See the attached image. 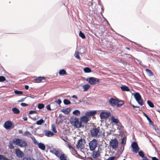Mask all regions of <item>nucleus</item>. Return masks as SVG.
<instances>
[{"instance_id":"1","label":"nucleus","mask_w":160,"mask_h":160,"mask_svg":"<svg viewBox=\"0 0 160 160\" xmlns=\"http://www.w3.org/2000/svg\"><path fill=\"white\" fill-rule=\"evenodd\" d=\"M91 135L92 137H101L104 135V132L100 131V128L98 127L97 128H93L91 131Z\"/></svg>"},{"instance_id":"2","label":"nucleus","mask_w":160,"mask_h":160,"mask_svg":"<svg viewBox=\"0 0 160 160\" xmlns=\"http://www.w3.org/2000/svg\"><path fill=\"white\" fill-rule=\"evenodd\" d=\"M71 123L77 128H81L82 127V123L79 121L78 118L76 117H71L70 119Z\"/></svg>"},{"instance_id":"3","label":"nucleus","mask_w":160,"mask_h":160,"mask_svg":"<svg viewBox=\"0 0 160 160\" xmlns=\"http://www.w3.org/2000/svg\"><path fill=\"white\" fill-rule=\"evenodd\" d=\"M13 143L14 144L18 145L21 147H25L27 145V143L25 140L18 138L14 139L13 140Z\"/></svg>"},{"instance_id":"4","label":"nucleus","mask_w":160,"mask_h":160,"mask_svg":"<svg viewBox=\"0 0 160 160\" xmlns=\"http://www.w3.org/2000/svg\"><path fill=\"white\" fill-rule=\"evenodd\" d=\"M86 81L91 85H94L98 82L100 81V79L93 77H90L87 78L86 79Z\"/></svg>"},{"instance_id":"5","label":"nucleus","mask_w":160,"mask_h":160,"mask_svg":"<svg viewBox=\"0 0 160 160\" xmlns=\"http://www.w3.org/2000/svg\"><path fill=\"white\" fill-rule=\"evenodd\" d=\"M90 150L93 151L97 146V141L96 139H93L91 141L89 144Z\"/></svg>"},{"instance_id":"6","label":"nucleus","mask_w":160,"mask_h":160,"mask_svg":"<svg viewBox=\"0 0 160 160\" xmlns=\"http://www.w3.org/2000/svg\"><path fill=\"white\" fill-rule=\"evenodd\" d=\"M118 142L116 138L111 139L109 142V146L113 149L116 148L118 146Z\"/></svg>"},{"instance_id":"7","label":"nucleus","mask_w":160,"mask_h":160,"mask_svg":"<svg viewBox=\"0 0 160 160\" xmlns=\"http://www.w3.org/2000/svg\"><path fill=\"white\" fill-rule=\"evenodd\" d=\"M86 143L85 140L82 138L78 140L76 147L77 148H80L83 149L84 147L85 144Z\"/></svg>"},{"instance_id":"8","label":"nucleus","mask_w":160,"mask_h":160,"mask_svg":"<svg viewBox=\"0 0 160 160\" xmlns=\"http://www.w3.org/2000/svg\"><path fill=\"white\" fill-rule=\"evenodd\" d=\"M4 127L6 129H9L14 128V124L11 121H8L5 122L4 124Z\"/></svg>"},{"instance_id":"9","label":"nucleus","mask_w":160,"mask_h":160,"mask_svg":"<svg viewBox=\"0 0 160 160\" xmlns=\"http://www.w3.org/2000/svg\"><path fill=\"white\" fill-rule=\"evenodd\" d=\"M111 115L110 112L105 111L102 112L100 114V117L101 119H106L108 118Z\"/></svg>"},{"instance_id":"10","label":"nucleus","mask_w":160,"mask_h":160,"mask_svg":"<svg viewBox=\"0 0 160 160\" xmlns=\"http://www.w3.org/2000/svg\"><path fill=\"white\" fill-rule=\"evenodd\" d=\"M131 147L133 149V151L137 153L139 151V148L137 143L135 141L132 142Z\"/></svg>"},{"instance_id":"11","label":"nucleus","mask_w":160,"mask_h":160,"mask_svg":"<svg viewBox=\"0 0 160 160\" xmlns=\"http://www.w3.org/2000/svg\"><path fill=\"white\" fill-rule=\"evenodd\" d=\"M15 153L17 156L18 158H22L24 155L23 152L19 148L16 149Z\"/></svg>"},{"instance_id":"12","label":"nucleus","mask_w":160,"mask_h":160,"mask_svg":"<svg viewBox=\"0 0 160 160\" xmlns=\"http://www.w3.org/2000/svg\"><path fill=\"white\" fill-rule=\"evenodd\" d=\"M117 100L113 98H111L109 100V103L113 107H114L117 105Z\"/></svg>"},{"instance_id":"13","label":"nucleus","mask_w":160,"mask_h":160,"mask_svg":"<svg viewBox=\"0 0 160 160\" xmlns=\"http://www.w3.org/2000/svg\"><path fill=\"white\" fill-rule=\"evenodd\" d=\"M80 120L81 121V122H82L84 124H86L89 120V118L85 115L84 116H82Z\"/></svg>"},{"instance_id":"14","label":"nucleus","mask_w":160,"mask_h":160,"mask_svg":"<svg viewBox=\"0 0 160 160\" xmlns=\"http://www.w3.org/2000/svg\"><path fill=\"white\" fill-rule=\"evenodd\" d=\"M97 113V111L93 110L87 112L85 113V115L87 117L92 116L95 114Z\"/></svg>"},{"instance_id":"15","label":"nucleus","mask_w":160,"mask_h":160,"mask_svg":"<svg viewBox=\"0 0 160 160\" xmlns=\"http://www.w3.org/2000/svg\"><path fill=\"white\" fill-rule=\"evenodd\" d=\"M45 77H38L34 79V80L36 82L39 83L41 82H44Z\"/></svg>"},{"instance_id":"16","label":"nucleus","mask_w":160,"mask_h":160,"mask_svg":"<svg viewBox=\"0 0 160 160\" xmlns=\"http://www.w3.org/2000/svg\"><path fill=\"white\" fill-rule=\"evenodd\" d=\"M45 135L48 137H52L54 135L53 132L50 131H45Z\"/></svg>"},{"instance_id":"17","label":"nucleus","mask_w":160,"mask_h":160,"mask_svg":"<svg viewBox=\"0 0 160 160\" xmlns=\"http://www.w3.org/2000/svg\"><path fill=\"white\" fill-rule=\"evenodd\" d=\"M38 146L39 148L42 150H44L45 149V146L44 144L42 142L38 143Z\"/></svg>"},{"instance_id":"18","label":"nucleus","mask_w":160,"mask_h":160,"mask_svg":"<svg viewBox=\"0 0 160 160\" xmlns=\"http://www.w3.org/2000/svg\"><path fill=\"white\" fill-rule=\"evenodd\" d=\"M61 111L65 114H68L70 111V108H67L65 109H62Z\"/></svg>"},{"instance_id":"19","label":"nucleus","mask_w":160,"mask_h":160,"mask_svg":"<svg viewBox=\"0 0 160 160\" xmlns=\"http://www.w3.org/2000/svg\"><path fill=\"white\" fill-rule=\"evenodd\" d=\"M100 156L99 152L98 151H93V152L92 156L94 158H98Z\"/></svg>"},{"instance_id":"20","label":"nucleus","mask_w":160,"mask_h":160,"mask_svg":"<svg viewBox=\"0 0 160 160\" xmlns=\"http://www.w3.org/2000/svg\"><path fill=\"white\" fill-rule=\"evenodd\" d=\"M134 97L136 100H138V99H140L141 97L139 92H136L134 95Z\"/></svg>"},{"instance_id":"21","label":"nucleus","mask_w":160,"mask_h":160,"mask_svg":"<svg viewBox=\"0 0 160 160\" xmlns=\"http://www.w3.org/2000/svg\"><path fill=\"white\" fill-rule=\"evenodd\" d=\"M121 88L122 91H129L130 90L128 87L126 85L121 86Z\"/></svg>"},{"instance_id":"22","label":"nucleus","mask_w":160,"mask_h":160,"mask_svg":"<svg viewBox=\"0 0 160 160\" xmlns=\"http://www.w3.org/2000/svg\"><path fill=\"white\" fill-rule=\"evenodd\" d=\"M143 114L144 116L147 118V119L148 121L150 124L151 125H152L153 124V122L151 121V119L145 113H143Z\"/></svg>"},{"instance_id":"23","label":"nucleus","mask_w":160,"mask_h":160,"mask_svg":"<svg viewBox=\"0 0 160 160\" xmlns=\"http://www.w3.org/2000/svg\"><path fill=\"white\" fill-rule=\"evenodd\" d=\"M12 110L13 112L16 114H18L20 113L19 110L17 108L14 107L12 109Z\"/></svg>"},{"instance_id":"24","label":"nucleus","mask_w":160,"mask_h":160,"mask_svg":"<svg viewBox=\"0 0 160 160\" xmlns=\"http://www.w3.org/2000/svg\"><path fill=\"white\" fill-rule=\"evenodd\" d=\"M90 86L88 84H85L83 86L84 91H87L88 89L90 88Z\"/></svg>"},{"instance_id":"25","label":"nucleus","mask_w":160,"mask_h":160,"mask_svg":"<svg viewBox=\"0 0 160 160\" xmlns=\"http://www.w3.org/2000/svg\"><path fill=\"white\" fill-rule=\"evenodd\" d=\"M111 120L112 122L115 123H118L119 122L117 118H115L114 116H112L111 117Z\"/></svg>"},{"instance_id":"26","label":"nucleus","mask_w":160,"mask_h":160,"mask_svg":"<svg viewBox=\"0 0 160 160\" xmlns=\"http://www.w3.org/2000/svg\"><path fill=\"white\" fill-rule=\"evenodd\" d=\"M124 103V102L122 101H119L118 100H117V102L116 105L117 107H119L122 105Z\"/></svg>"},{"instance_id":"27","label":"nucleus","mask_w":160,"mask_h":160,"mask_svg":"<svg viewBox=\"0 0 160 160\" xmlns=\"http://www.w3.org/2000/svg\"><path fill=\"white\" fill-rule=\"evenodd\" d=\"M124 148V145L122 144L121 146H120V149L118 151L119 153L121 154L122 153Z\"/></svg>"},{"instance_id":"28","label":"nucleus","mask_w":160,"mask_h":160,"mask_svg":"<svg viewBox=\"0 0 160 160\" xmlns=\"http://www.w3.org/2000/svg\"><path fill=\"white\" fill-rule=\"evenodd\" d=\"M84 71L86 73H89L92 72L91 69L89 67H86L83 69Z\"/></svg>"},{"instance_id":"29","label":"nucleus","mask_w":160,"mask_h":160,"mask_svg":"<svg viewBox=\"0 0 160 160\" xmlns=\"http://www.w3.org/2000/svg\"><path fill=\"white\" fill-rule=\"evenodd\" d=\"M74 56L77 58L79 60L81 58L79 56V52L76 51L74 54Z\"/></svg>"},{"instance_id":"30","label":"nucleus","mask_w":160,"mask_h":160,"mask_svg":"<svg viewBox=\"0 0 160 160\" xmlns=\"http://www.w3.org/2000/svg\"><path fill=\"white\" fill-rule=\"evenodd\" d=\"M138 103L141 106H142L143 104V100L142 98L140 99H138L136 100Z\"/></svg>"},{"instance_id":"31","label":"nucleus","mask_w":160,"mask_h":160,"mask_svg":"<svg viewBox=\"0 0 160 160\" xmlns=\"http://www.w3.org/2000/svg\"><path fill=\"white\" fill-rule=\"evenodd\" d=\"M59 74L60 75H63L66 74V72L64 69L60 70L59 71Z\"/></svg>"},{"instance_id":"32","label":"nucleus","mask_w":160,"mask_h":160,"mask_svg":"<svg viewBox=\"0 0 160 160\" xmlns=\"http://www.w3.org/2000/svg\"><path fill=\"white\" fill-rule=\"evenodd\" d=\"M44 121L42 119L38 121L36 123V124L38 125H41L44 122Z\"/></svg>"},{"instance_id":"33","label":"nucleus","mask_w":160,"mask_h":160,"mask_svg":"<svg viewBox=\"0 0 160 160\" xmlns=\"http://www.w3.org/2000/svg\"><path fill=\"white\" fill-rule=\"evenodd\" d=\"M63 103L65 105H68L71 104V102L67 99H64L63 101Z\"/></svg>"},{"instance_id":"34","label":"nucleus","mask_w":160,"mask_h":160,"mask_svg":"<svg viewBox=\"0 0 160 160\" xmlns=\"http://www.w3.org/2000/svg\"><path fill=\"white\" fill-rule=\"evenodd\" d=\"M72 113L74 115L76 116H79L80 114V111L78 110H75Z\"/></svg>"},{"instance_id":"35","label":"nucleus","mask_w":160,"mask_h":160,"mask_svg":"<svg viewBox=\"0 0 160 160\" xmlns=\"http://www.w3.org/2000/svg\"><path fill=\"white\" fill-rule=\"evenodd\" d=\"M146 71L147 73L148 74V75L150 76H152L153 75V73L149 69H147L146 70Z\"/></svg>"},{"instance_id":"36","label":"nucleus","mask_w":160,"mask_h":160,"mask_svg":"<svg viewBox=\"0 0 160 160\" xmlns=\"http://www.w3.org/2000/svg\"><path fill=\"white\" fill-rule=\"evenodd\" d=\"M23 135H24L25 136H26L28 137H30V138L31 137H32L31 136V135H32L29 132L27 131L25 132L24 133Z\"/></svg>"},{"instance_id":"37","label":"nucleus","mask_w":160,"mask_h":160,"mask_svg":"<svg viewBox=\"0 0 160 160\" xmlns=\"http://www.w3.org/2000/svg\"><path fill=\"white\" fill-rule=\"evenodd\" d=\"M79 36L82 39H84L86 37L83 33L81 31H80L79 34Z\"/></svg>"},{"instance_id":"38","label":"nucleus","mask_w":160,"mask_h":160,"mask_svg":"<svg viewBox=\"0 0 160 160\" xmlns=\"http://www.w3.org/2000/svg\"><path fill=\"white\" fill-rule=\"evenodd\" d=\"M14 92L15 94L18 95H22L23 93L22 91L18 90H15Z\"/></svg>"},{"instance_id":"39","label":"nucleus","mask_w":160,"mask_h":160,"mask_svg":"<svg viewBox=\"0 0 160 160\" xmlns=\"http://www.w3.org/2000/svg\"><path fill=\"white\" fill-rule=\"evenodd\" d=\"M61 160H67L66 157L65 156L64 154H62L60 157Z\"/></svg>"},{"instance_id":"40","label":"nucleus","mask_w":160,"mask_h":160,"mask_svg":"<svg viewBox=\"0 0 160 160\" xmlns=\"http://www.w3.org/2000/svg\"><path fill=\"white\" fill-rule=\"evenodd\" d=\"M126 137L124 136L122 139L121 143L122 144L125 145L126 143Z\"/></svg>"},{"instance_id":"41","label":"nucleus","mask_w":160,"mask_h":160,"mask_svg":"<svg viewBox=\"0 0 160 160\" xmlns=\"http://www.w3.org/2000/svg\"><path fill=\"white\" fill-rule=\"evenodd\" d=\"M44 107V105L43 103H38V109H42Z\"/></svg>"},{"instance_id":"42","label":"nucleus","mask_w":160,"mask_h":160,"mask_svg":"<svg viewBox=\"0 0 160 160\" xmlns=\"http://www.w3.org/2000/svg\"><path fill=\"white\" fill-rule=\"evenodd\" d=\"M147 103L149 106L151 108H153L154 105L150 101L148 100L147 101Z\"/></svg>"},{"instance_id":"43","label":"nucleus","mask_w":160,"mask_h":160,"mask_svg":"<svg viewBox=\"0 0 160 160\" xmlns=\"http://www.w3.org/2000/svg\"><path fill=\"white\" fill-rule=\"evenodd\" d=\"M138 152L139 155L141 157L144 158L145 157L144 156V153L141 150L139 152L138 151Z\"/></svg>"},{"instance_id":"44","label":"nucleus","mask_w":160,"mask_h":160,"mask_svg":"<svg viewBox=\"0 0 160 160\" xmlns=\"http://www.w3.org/2000/svg\"><path fill=\"white\" fill-rule=\"evenodd\" d=\"M31 138L32 139V140L33 143L35 144H38V143H39L36 140L35 138L34 137H31Z\"/></svg>"},{"instance_id":"45","label":"nucleus","mask_w":160,"mask_h":160,"mask_svg":"<svg viewBox=\"0 0 160 160\" xmlns=\"http://www.w3.org/2000/svg\"><path fill=\"white\" fill-rule=\"evenodd\" d=\"M8 148L10 149H13L14 148V147L13 146L12 142L10 141L9 142V144L8 145Z\"/></svg>"},{"instance_id":"46","label":"nucleus","mask_w":160,"mask_h":160,"mask_svg":"<svg viewBox=\"0 0 160 160\" xmlns=\"http://www.w3.org/2000/svg\"><path fill=\"white\" fill-rule=\"evenodd\" d=\"M52 130L55 133H57V130H56V127H55V125H54V124L52 125Z\"/></svg>"},{"instance_id":"47","label":"nucleus","mask_w":160,"mask_h":160,"mask_svg":"<svg viewBox=\"0 0 160 160\" xmlns=\"http://www.w3.org/2000/svg\"><path fill=\"white\" fill-rule=\"evenodd\" d=\"M6 80L5 77L3 76H0V82H3Z\"/></svg>"},{"instance_id":"48","label":"nucleus","mask_w":160,"mask_h":160,"mask_svg":"<svg viewBox=\"0 0 160 160\" xmlns=\"http://www.w3.org/2000/svg\"><path fill=\"white\" fill-rule=\"evenodd\" d=\"M6 157H5L3 155L0 154V160H5Z\"/></svg>"},{"instance_id":"49","label":"nucleus","mask_w":160,"mask_h":160,"mask_svg":"<svg viewBox=\"0 0 160 160\" xmlns=\"http://www.w3.org/2000/svg\"><path fill=\"white\" fill-rule=\"evenodd\" d=\"M125 55H126V58H131L132 56L131 54H125Z\"/></svg>"},{"instance_id":"50","label":"nucleus","mask_w":160,"mask_h":160,"mask_svg":"<svg viewBox=\"0 0 160 160\" xmlns=\"http://www.w3.org/2000/svg\"><path fill=\"white\" fill-rule=\"evenodd\" d=\"M37 112L35 111H32L31 110L29 111V113L30 114H34V113H36Z\"/></svg>"},{"instance_id":"51","label":"nucleus","mask_w":160,"mask_h":160,"mask_svg":"<svg viewBox=\"0 0 160 160\" xmlns=\"http://www.w3.org/2000/svg\"><path fill=\"white\" fill-rule=\"evenodd\" d=\"M21 105L23 107H26L28 106V104L25 103H21Z\"/></svg>"},{"instance_id":"52","label":"nucleus","mask_w":160,"mask_h":160,"mask_svg":"<svg viewBox=\"0 0 160 160\" xmlns=\"http://www.w3.org/2000/svg\"><path fill=\"white\" fill-rule=\"evenodd\" d=\"M46 108L48 110L50 111L52 110L51 108L50 105H47L46 107Z\"/></svg>"},{"instance_id":"53","label":"nucleus","mask_w":160,"mask_h":160,"mask_svg":"<svg viewBox=\"0 0 160 160\" xmlns=\"http://www.w3.org/2000/svg\"><path fill=\"white\" fill-rule=\"evenodd\" d=\"M71 150L74 153L78 154L77 151L73 148H72Z\"/></svg>"},{"instance_id":"54","label":"nucleus","mask_w":160,"mask_h":160,"mask_svg":"<svg viewBox=\"0 0 160 160\" xmlns=\"http://www.w3.org/2000/svg\"><path fill=\"white\" fill-rule=\"evenodd\" d=\"M56 102L58 104H60L62 102V101L60 99H58L56 101Z\"/></svg>"},{"instance_id":"55","label":"nucleus","mask_w":160,"mask_h":160,"mask_svg":"<svg viewBox=\"0 0 160 160\" xmlns=\"http://www.w3.org/2000/svg\"><path fill=\"white\" fill-rule=\"evenodd\" d=\"M26 98H21L20 100H18V102H23L25 99Z\"/></svg>"},{"instance_id":"56","label":"nucleus","mask_w":160,"mask_h":160,"mask_svg":"<svg viewBox=\"0 0 160 160\" xmlns=\"http://www.w3.org/2000/svg\"><path fill=\"white\" fill-rule=\"evenodd\" d=\"M67 147H68L69 149H72V147H71V146H70V144H69V143H68V144H67Z\"/></svg>"},{"instance_id":"57","label":"nucleus","mask_w":160,"mask_h":160,"mask_svg":"<svg viewBox=\"0 0 160 160\" xmlns=\"http://www.w3.org/2000/svg\"><path fill=\"white\" fill-rule=\"evenodd\" d=\"M152 160H159L156 157H152Z\"/></svg>"},{"instance_id":"58","label":"nucleus","mask_w":160,"mask_h":160,"mask_svg":"<svg viewBox=\"0 0 160 160\" xmlns=\"http://www.w3.org/2000/svg\"><path fill=\"white\" fill-rule=\"evenodd\" d=\"M27 160H36L35 159L33 158H28L26 159Z\"/></svg>"},{"instance_id":"59","label":"nucleus","mask_w":160,"mask_h":160,"mask_svg":"<svg viewBox=\"0 0 160 160\" xmlns=\"http://www.w3.org/2000/svg\"><path fill=\"white\" fill-rule=\"evenodd\" d=\"M55 152L53 154H54L56 155L57 156V155L58 154V151L56 150H54Z\"/></svg>"},{"instance_id":"60","label":"nucleus","mask_w":160,"mask_h":160,"mask_svg":"<svg viewBox=\"0 0 160 160\" xmlns=\"http://www.w3.org/2000/svg\"><path fill=\"white\" fill-rule=\"evenodd\" d=\"M29 86L28 85H26L25 86V88L26 90H28L29 88Z\"/></svg>"},{"instance_id":"61","label":"nucleus","mask_w":160,"mask_h":160,"mask_svg":"<svg viewBox=\"0 0 160 160\" xmlns=\"http://www.w3.org/2000/svg\"><path fill=\"white\" fill-rule=\"evenodd\" d=\"M54 150H56V149L54 148L52 150H50V152L52 153H54V152H55Z\"/></svg>"},{"instance_id":"62","label":"nucleus","mask_w":160,"mask_h":160,"mask_svg":"<svg viewBox=\"0 0 160 160\" xmlns=\"http://www.w3.org/2000/svg\"><path fill=\"white\" fill-rule=\"evenodd\" d=\"M72 97L73 98H75V99H77L78 98V97H77L75 95H73L72 96Z\"/></svg>"},{"instance_id":"63","label":"nucleus","mask_w":160,"mask_h":160,"mask_svg":"<svg viewBox=\"0 0 160 160\" xmlns=\"http://www.w3.org/2000/svg\"><path fill=\"white\" fill-rule=\"evenodd\" d=\"M23 119L24 120V121H26L27 120L28 118L27 117H23Z\"/></svg>"},{"instance_id":"64","label":"nucleus","mask_w":160,"mask_h":160,"mask_svg":"<svg viewBox=\"0 0 160 160\" xmlns=\"http://www.w3.org/2000/svg\"><path fill=\"white\" fill-rule=\"evenodd\" d=\"M142 160H148V159L146 157H145L143 158L142 159Z\"/></svg>"}]
</instances>
